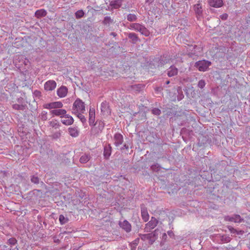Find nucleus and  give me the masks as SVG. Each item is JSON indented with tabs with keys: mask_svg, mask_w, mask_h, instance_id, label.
Listing matches in <instances>:
<instances>
[{
	"mask_svg": "<svg viewBox=\"0 0 250 250\" xmlns=\"http://www.w3.org/2000/svg\"><path fill=\"white\" fill-rule=\"evenodd\" d=\"M208 2L210 6L215 8L221 7L223 5L222 0H208Z\"/></svg>",
	"mask_w": 250,
	"mask_h": 250,
	"instance_id": "8",
	"label": "nucleus"
},
{
	"mask_svg": "<svg viewBox=\"0 0 250 250\" xmlns=\"http://www.w3.org/2000/svg\"><path fill=\"white\" fill-rule=\"evenodd\" d=\"M13 107V108H14L15 109H17V110L21 109V106L18 104H14Z\"/></svg>",
	"mask_w": 250,
	"mask_h": 250,
	"instance_id": "34",
	"label": "nucleus"
},
{
	"mask_svg": "<svg viewBox=\"0 0 250 250\" xmlns=\"http://www.w3.org/2000/svg\"><path fill=\"white\" fill-rule=\"evenodd\" d=\"M68 131L69 135L73 137H77L79 134V131L77 127H70Z\"/></svg>",
	"mask_w": 250,
	"mask_h": 250,
	"instance_id": "13",
	"label": "nucleus"
},
{
	"mask_svg": "<svg viewBox=\"0 0 250 250\" xmlns=\"http://www.w3.org/2000/svg\"><path fill=\"white\" fill-rule=\"evenodd\" d=\"M166 83L167 84H169V81H167V82H166Z\"/></svg>",
	"mask_w": 250,
	"mask_h": 250,
	"instance_id": "38",
	"label": "nucleus"
},
{
	"mask_svg": "<svg viewBox=\"0 0 250 250\" xmlns=\"http://www.w3.org/2000/svg\"><path fill=\"white\" fill-rule=\"evenodd\" d=\"M164 236H167L166 233H164Z\"/></svg>",
	"mask_w": 250,
	"mask_h": 250,
	"instance_id": "42",
	"label": "nucleus"
},
{
	"mask_svg": "<svg viewBox=\"0 0 250 250\" xmlns=\"http://www.w3.org/2000/svg\"><path fill=\"white\" fill-rule=\"evenodd\" d=\"M68 89L66 87L62 86L57 90V95L61 98L64 97L66 96Z\"/></svg>",
	"mask_w": 250,
	"mask_h": 250,
	"instance_id": "11",
	"label": "nucleus"
},
{
	"mask_svg": "<svg viewBox=\"0 0 250 250\" xmlns=\"http://www.w3.org/2000/svg\"><path fill=\"white\" fill-rule=\"evenodd\" d=\"M41 119L42 120L45 121L47 119V112L43 111L42 113Z\"/></svg>",
	"mask_w": 250,
	"mask_h": 250,
	"instance_id": "28",
	"label": "nucleus"
},
{
	"mask_svg": "<svg viewBox=\"0 0 250 250\" xmlns=\"http://www.w3.org/2000/svg\"><path fill=\"white\" fill-rule=\"evenodd\" d=\"M56 83L53 80H49L44 84V89L46 91H52L56 87Z\"/></svg>",
	"mask_w": 250,
	"mask_h": 250,
	"instance_id": "5",
	"label": "nucleus"
},
{
	"mask_svg": "<svg viewBox=\"0 0 250 250\" xmlns=\"http://www.w3.org/2000/svg\"><path fill=\"white\" fill-rule=\"evenodd\" d=\"M120 226L126 232H130L131 230V226L130 224L126 220H124L123 222H120L119 223Z\"/></svg>",
	"mask_w": 250,
	"mask_h": 250,
	"instance_id": "9",
	"label": "nucleus"
},
{
	"mask_svg": "<svg viewBox=\"0 0 250 250\" xmlns=\"http://www.w3.org/2000/svg\"><path fill=\"white\" fill-rule=\"evenodd\" d=\"M158 223V221L155 218L151 217L150 221L146 225L145 231L148 232L153 229L157 226Z\"/></svg>",
	"mask_w": 250,
	"mask_h": 250,
	"instance_id": "4",
	"label": "nucleus"
},
{
	"mask_svg": "<svg viewBox=\"0 0 250 250\" xmlns=\"http://www.w3.org/2000/svg\"><path fill=\"white\" fill-rule=\"evenodd\" d=\"M47 12L44 9L38 10L35 12V16L37 18H40L41 17H44L46 15Z\"/></svg>",
	"mask_w": 250,
	"mask_h": 250,
	"instance_id": "16",
	"label": "nucleus"
},
{
	"mask_svg": "<svg viewBox=\"0 0 250 250\" xmlns=\"http://www.w3.org/2000/svg\"><path fill=\"white\" fill-rule=\"evenodd\" d=\"M90 159V156L88 155L84 154L81 156L80 161L81 163H85Z\"/></svg>",
	"mask_w": 250,
	"mask_h": 250,
	"instance_id": "21",
	"label": "nucleus"
},
{
	"mask_svg": "<svg viewBox=\"0 0 250 250\" xmlns=\"http://www.w3.org/2000/svg\"><path fill=\"white\" fill-rule=\"evenodd\" d=\"M129 37L130 38H133V40H134V39H137L136 36L133 33H130L129 35Z\"/></svg>",
	"mask_w": 250,
	"mask_h": 250,
	"instance_id": "35",
	"label": "nucleus"
},
{
	"mask_svg": "<svg viewBox=\"0 0 250 250\" xmlns=\"http://www.w3.org/2000/svg\"><path fill=\"white\" fill-rule=\"evenodd\" d=\"M72 113L78 117L82 116L85 111V104L80 99H77L73 103L72 106Z\"/></svg>",
	"mask_w": 250,
	"mask_h": 250,
	"instance_id": "1",
	"label": "nucleus"
},
{
	"mask_svg": "<svg viewBox=\"0 0 250 250\" xmlns=\"http://www.w3.org/2000/svg\"><path fill=\"white\" fill-rule=\"evenodd\" d=\"M17 243V241L15 238H11L7 241V244L10 245H15Z\"/></svg>",
	"mask_w": 250,
	"mask_h": 250,
	"instance_id": "26",
	"label": "nucleus"
},
{
	"mask_svg": "<svg viewBox=\"0 0 250 250\" xmlns=\"http://www.w3.org/2000/svg\"><path fill=\"white\" fill-rule=\"evenodd\" d=\"M31 181L33 182V183H34L35 184H37V183H38L39 182V178L37 177H35V176H33L32 178H31Z\"/></svg>",
	"mask_w": 250,
	"mask_h": 250,
	"instance_id": "31",
	"label": "nucleus"
},
{
	"mask_svg": "<svg viewBox=\"0 0 250 250\" xmlns=\"http://www.w3.org/2000/svg\"><path fill=\"white\" fill-rule=\"evenodd\" d=\"M95 122V110L90 108L89 112V124L90 125H94Z\"/></svg>",
	"mask_w": 250,
	"mask_h": 250,
	"instance_id": "12",
	"label": "nucleus"
},
{
	"mask_svg": "<svg viewBox=\"0 0 250 250\" xmlns=\"http://www.w3.org/2000/svg\"><path fill=\"white\" fill-rule=\"evenodd\" d=\"M159 232V230L158 229H156L154 230L153 232V235L154 236H156L158 235V233Z\"/></svg>",
	"mask_w": 250,
	"mask_h": 250,
	"instance_id": "36",
	"label": "nucleus"
},
{
	"mask_svg": "<svg viewBox=\"0 0 250 250\" xmlns=\"http://www.w3.org/2000/svg\"><path fill=\"white\" fill-rule=\"evenodd\" d=\"M211 63L208 61L202 60L197 62L195 64V66L200 71H205L210 65Z\"/></svg>",
	"mask_w": 250,
	"mask_h": 250,
	"instance_id": "2",
	"label": "nucleus"
},
{
	"mask_svg": "<svg viewBox=\"0 0 250 250\" xmlns=\"http://www.w3.org/2000/svg\"><path fill=\"white\" fill-rule=\"evenodd\" d=\"M228 14H223L220 16V18L223 20H225L228 18Z\"/></svg>",
	"mask_w": 250,
	"mask_h": 250,
	"instance_id": "32",
	"label": "nucleus"
},
{
	"mask_svg": "<svg viewBox=\"0 0 250 250\" xmlns=\"http://www.w3.org/2000/svg\"><path fill=\"white\" fill-rule=\"evenodd\" d=\"M205 82L203 80H200L198 83V86L199 87L202 88L205 86Z\"/></svg>",
	"mask_w": 250,
	"mask_h": 250,
	"instance_id": "30",
	"label": "nucleus"
},
{
	"mask_svg": "<svg viewBox=\"0 0 250 250\" xmlns=\"http://www.w3.org/2000/svg\"><path fill=\"white\" fill-rule=\"evenodd\" d=\"M43 107L48 109L61 108L63 106V104L61 102H54L50 103H47L43 105Z\"/></svg>",
	"mask_w": 250,
	"mask_h": 250,
	"instance_id": "3",
	"label": "nucleus"
},
{
	"mask_svg": "<svg viewBox=\"0 0 250 250\" xmlns=\"http://www.w3.org/2000/svg\"><path fill=\"white\" fill-rule=\"evenodd\" d=\"M137 17L135 15L130 14L127 15V19L128 21H136Z\"/></svg>",
	"mask_w": 250,
	"mask_h": 250,
	"instance_id": "25",
	"label": "nucleus"
},
{
	"mask_svg": "<svg viewBox=\"0 0 250 250\" xmlns=\"http://www.w3.org/2000/svg\"><path fill=\"white\" fill-rule=\"evenodd\" d=\"M16 250H19V249L17 248V247H16Z\"/></svg>",
	"mask_w": 250,
	"mask_h": 250,
	"instance_id": "41",
	"label": "nucleus"
},
{
	"mask_svg": "<svg viewBox=\"0 0 250 250\" xmlns=\"http://www.w3.org/2000/svg\"><path fill=\"white\" fill-rule=\"evenodd\" d=\"M107 107L106 103L103 102L101 104V110L102 111H105L106 108Z\"/></svg>",
	"mask_w": 250,
	"mask_h": 250,
	"instance_id": "29",
	"label": "nucleus"
},
{
	"mask_svg": "<svg viewBox=\"0 0 250 250\" xmlns=\"http://www.w3.org/2000/svg\"><path fill=\"white\" fill-rule=\"evenodd\" d=\"M84 15V12L82 10L77 11L75 13V16L77 19H80L83 17Z\"/></svg>",
	"mask_w": 250,
	"mask_h": 250,
	"instance_id": "24",
	"label": "nucleus"
},
{
	"mask_svg": "<svg viewBox=\"0 0 250 250\" xmlns=\"http://www.w3.org/2000/svg\"><path fill=\"white\" fill-rule=\"evenodd\" d=\"M114 144L118 146L122 144L123 142V137L120 133H116L114 136Z\"/></svg>",
	"mask_w": 250,
	"mask_h": 250,
	"instance_id": "10",
	"label": "nucleus"
},
{
	"mask_svg": "<svg viewBox=\"0 0 250 250\" xmlns=\"http://www.w3.org/2000/svg\"><path fill=\"white\" fill-rule=\"evenodd\" d=\"M111 153V147L109 145L104 147V154L105 158H108Z\"/></svg>",
	"mask_w": 250,
	"mask_h": 250,
	"instance_id": "17",
	"label": "nucleus"
},
{
	"mask_svg": "<svg viewBox=\"0 0 250 250\" xmlns=\"http://www.w3.org/2000/svg\"><path fill=\"white\" fill-rule=\"evenodd\" d=\"M177 73L178 69L174 67L171 66L169 68V70L168 71L167 75L169 77H172L177 75Z\"/></svg>",
	"mask_w": 250,
	"mask_h": 250,
	"instance_id": "18",
	"label": "nucleus"
},
{
	"mask_svg": "<svg viewBox=\"0 0 250 250\" xmlns=\"http://www.w3.org/2000/svg\"><path fill=\"white\" fill-rule=\"evenodd\" d=\"M152 112L153 114L156 115H159L161 113V110L159 109L156 108H153L152 110Z\"/></svg>",
	"mask_w": 250,
	"mask_h": 250,
	"instance_id": "27",
	"label": "nucleus"
},
{
	"mask_svg": "<svg viewBox=\"0 0 250 250\" xmlns=\"http://www.w3.org/2000/svg\"><path fill=\"white\" fill-rule=\"evenodd\" d=\"M150 235H151V234H148L146 235V236L147 237H149V236H150Z\"/></svg>",
	"mask_w": 250,
	"mask_h": 250,
	"instance_id": "39",
	"label": "nucleus"
},
{
	"mask_svg": "<svg viewBox=\"0 0 250 250\" xmlns=\"http://www.w3.org/2000/svg\"><path fill=\"white\" fill-rule=\"evenodd\" d=\"M196 53V51H195L194 52V54H195Z\"/></svg>",
	"mask_w": 250,
	"mask_h": 250,
	"instance_id": "43",
	"label": "nucleus"
},
{
	"mask_svg": "<svg viewBox=\"0 0 250 250\" xmlns=\"http://www.w3.org/2000/svg\"><path fill=\"white\" fill-rule=\"evenodd\" d=\"M61 122L66 125H69L73 123L74 120L72 116L66 113L65 115L62 118Z\"/></svg>",
	"mask_w": 250,
	"mask_h": 250,
	"instance_id": "6",
	"label": "nucleus"
},
{
	"mask_svg": "<svg viewBox=\"0 0 250 250\" xmlns=\"http://www.w3.org/2000/svg\"><path fill=\"white\" fill-rule=\"evenodd\" d=\"M141 215L143 220L146 222L148 220L149 216L147 212V208L145 207H141Z\"/></svg>",
	"mask_w": 250,
	"mask_h": 250,
	"instance_id": "14",
	"label": "nucleus"
},
{
	"mask_svg": "<svg viewBox=\"0 0 250 250\" xmlns=\"http://www.w3.org/2000/svg\"><path fill=\"white\" fill-rule=\"evenodd\" d=\"M226 220L231 222H234L235 223L241 222L240 216L238 215H235L234 217H227L226 218Z\"/></svg>",
	"mask_w": 250,
	"mask_h": 250,
	"instance_id": "20",
	"label": "nucleus"
},
{
	"mask_svg": "<svg viewBox=\"0 0 250 250\" xmlns=\"http://www.w3.org/2000/svg\"><path fill=\"white\" fill-rule=\"evenodd\" d=\"M3 247L6 248H7V247L6 246H3Z\"/></svg>",
	"mask_w": 250,
	"mask_h": 250,
	"instance_id": "40",
	"label": "nucleus"
},
{
	"mask_svg": "<svg viewBox=\"0 0 250 250\" xmlns=\"http://www.w3.org/2000/svg\"><path fill=\"white\" fill-rule=\"evenodd\" d=\"M50 114L53 116H60L61 118L66 113V110L63 109H53L50 111Z\"/></svg>",
	"mask_w": 250,
	"mask_h": 250,
	"instance_id": "7",
	"label": "nucleus"
},
{
	"mask_svg": "<svg viewBox=\"0 0 250 250\" xmlns=\"http://www.w3.org/2000/svg\"><path fill=\"white\" fill-rule=\"evenodd\" d=\"M49 126L55 128H58L59 127V124L56 120H52L51 121H50L49 122Z\"/></svg>",
	"mask_w": 250,
	"mask_h": 250,
	"instance_id": "22",
	"label": "nucleus"
},
{
	"mask_svg": "<svg viewBox=\"0 0 250 250\" xmlns=\"http://www.w3.org/2000/svg\"><path fill=\"white\" fill-rule=\"evenodd\" d=\"M79 118H80L82 121H83V119H84V120H85V119L83 118V115H82V116L79 117Z\"/></svg>",
	"mask_w": 250,
	"mask_h": 250,
	"instance_id": "37",
	"label": "nucleus"
},
{
	"mask_svg": "<svg viewBox=\"0 0 250 250\" xmlns=\"http://www.w3.org/2000/svg\"><path fill=\"white\" fill-rule=\"evenodd\" d=\"M229 231H230L231 233H235V232H236V230L235 229H234V228H233L232 227H229Z\"/></svg>",
	"mask_w": 250,
	"mask_h": 250,
	"instance_id": "33",
	"label": "nucleus"
},
{
	"mask_svg": "<svg viewBox=\"0 0 250 250\" xmlns=\"http://www.w3.org/2000/svg\"><path fill=\"white\" fill-rule=\"evenodd\" d=\"M122 0H116L111 1L110 2V5L112 8L117 9L121 7L122 3Z\"/></svg>",
	"mask_w": 250,
	"mask_h": 250,
	"instance_id": "15",
	"label": "nucleus"
},
{
	"mask_svg": "<svg viewBox=\"0 0 250 250\" xmlns=\"http://www.w3.org/2000/svg\"><path fill=\"white\" fill-rule=\"evenodd\" d=\"M68 219L65 218L63 215H60L59 216V221L61 224H64L68 221Z\"/></svg>",
	"mask_w": 250,
	"mask_h": 250,
	"instance_id": "23",
	"label": "nucleus"
},
{
	"mask_svg": "<svg viewBox=\"0 0 250 250\" xmlns=\"http://www.w3.org/2000/svg\"><path fill=\"white\" fill-rule=\"evenodd\" d=\"M194 10L196 14L200 15L202 13V8L200 3H197L194 5Z\"/></svg>",
	"mask_w": 250,
	"mask_h": 250,
	"instance_id": "19",
	"label": "nucleus"
}]
</instances>
